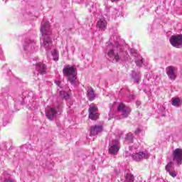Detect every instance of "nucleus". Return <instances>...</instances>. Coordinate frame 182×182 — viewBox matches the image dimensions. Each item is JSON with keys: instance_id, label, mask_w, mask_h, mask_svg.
<instances>
[{"instance_id": "obj_1", "label": "nucleus", "mask_w": 182, "mask_h": 182, "mask_svg": "<svg viewBox=\"0 0 182 182\" xmlns=\"http://www.w3.org/2000/svg\"><path fill=\"white\" fill-rule=\"evenodd\" d=\"M41 32L43 37L41 46L49 53L52 49V39L50 38L52 31H50V25L48 21H44L41 23Z\"/></svg>"}, {"instance_id": "obj_2", "label": "nucleus", "mask_w": 182, "mask_h": 182, "mask_svg": "<svg viewBox=\"0 0 182 182\" xmlns=\"http://www.w3.org/2000/svg\"><path fill=\"white\" fill-rule=\"evenodd\" d=\"M120 48L119 47L118 43H109L107 45V55L112 60V62L117 63L120 60V56L119 55V50Z\"/></svg>"}, {"instance_id": "obj_3", "label": "nucleus", "mask_w": 182, "mask_h": 182, "mask_svg": "<svg viewBox=\"0 0 182 182\" xmlns=\"http://www.w3.org/2000/svg\"><path fill=\"white\" fill-rule=\"evenodd\" d=\"M63 73H64L65 76L68 77V82H70L71 85H75V80H76V70L75 68L70 65L65 66L63 70Z\"/></svg>"}, {"instance_id": "obj_4", "label": "nucleus", "mask_w": 182, "mask_h": 182, "mask_svg": "<svg viewBox=\"0 0 182 182\" xmlns=\"http://www.w3.org/2000/svg\"><path fill=\"white\" fill-rule=\"evenodd\" d=\"M120 150V141L119 140L113 139L109 141L108 151L109 154L116 156Z\"/></svg>"}, {"instance_id": "obj_5", "label": "nucleus", "mask_w": 182, "mask_h": 182, "mask_svg": "<svg viewBox=\"0 0 182 182\" xmlns=\"http://www.w3.org/2000/svg\"><path fill=\"white\" fill-rule=\"evenodd\" d=\"M169 42L173 48H182V35L172 36L169 39Z\"/></svg>"}, {"instance_id": "obj_6", "label": "nucleus", "mask_w": 182, "mask_h": 182, "mask_svg": "<svg viewBox=\"0 0 182 182\" xmlns=\"http://www.w3.org/2000/svg\"><path fill=\"white\" fill-rule=\"evenodd\" d=\"M132 157L135 161H141V160H144V159H149L150 154L144 151H139L132 154Z\"/></svg>"}, {"instance_id": "obj_7", "label": "nucleus", "mask_w": 182, "mask_h": 182, "mask_svg": "<svg viewBox=\"0 0 182 182\" xmlns=\"http://www.w3.org/2000/svg\"><path fill=\"white\" fill-rule=\"evenodd\" d=\"M172 156L173 161H176L178 166H181L182 164V149H176L173 150Z\"/></svg>"}, {"instance_id": "obj_8", "label": "nucleus", "mask_w": 182, "mask_h": 182, "mask_svg": "<svg viewBox=\"0 0 182 182\" xmlns=\"http://www.w3.org/2000/svg\"><path fill=\"white\" fill-rule=\"evenodd\" d=\"M36 46V41L34 40H31L29 38L26 39L23 46L26 50H29V52H33L35 50V46Z\"/></svg>"}, {"instance_id": "obj_9", "label": "nucleus", "mask_w": 182, "mask_h": 182, "mask_svg": "<svg viewBox=\"0 0 182 182\" xmlns=\"http://www.w3.org/2000/svg\"><path fill=\"white\" fill-rule=\"evenodd\" d=\"M117 110L121 113L122 116L123 117H127L129 114H130V112H132V109L126 105H124L123 103H121L117 107Z\"/></svg>"}, {"instance_id": "obj_10", "label": "nucleus", "mask_w": 182, "mask_h": 182, "mask_svg": "<svg viewBox=\"0 0 182 182\" xmlns=\"http://www.w3.org/2000/svg\"><path fill=\"white\" fill-rule=\"evenodd\" d=\"M89 117L91 120H96L99 117V113H97V107L95 105H91L89 108Z\"/></svg>"}, {"instance_id": "obj_11", "label": "nucleus", "mask_w": 182, "mask_h": 182, "mask_svg": "<svg viewBox=\"0 0 182 182\" xmlns=\"http://www.w3.org/2000/svg\"><path fill=\"white\" fill-rule=\"evenodd\" d=\"M176 72H177V68L173 66H169L166 68V75L168 76L169 79L171 80H174L176 77H177V75H176Z\"/></svg>"}, {"instance_id": "obj_12", "label": "nucleus", "mask_w": 182, "mask_h": 182, "mask_svg": "<svg viewBox=\"0 0 182 182\" xmlns=\"http://www.w3.org/2000/svg\"><path fill=\"white\" fill-rule=\"evenodd\" d=\"M56 114H58V111L55 108L48 107L46 109V116L49 120H53L55 117H56Z\"/></svg>"}, {"instance_id": "obj_13", "label": "nucleus", "mask_w": 182, "mask_h": 182, "mask_svg": "<svg viewBox=\"0 0 182 182\" xmlns=\"http://www.w3.org/2000/svg\"><path fill=\"white\" fill-rule=\"evenodd\" d=\"M102 132H103V127L102 125H94L90 128L91 136H96V134H99Z\"/></svg>"}, {"instance_id": "obj_14", "label": "nucleus", "mask_w": 182, "mask_h": 182, "mask_svg": "<svg viewBox=\"0 0 182 182\" xmlns=\"http://www.w3.org/2000/svg\"><path fill=\"white\" fill-rule=\"evenodd\" d=\"M36 69L41 75H45L46 73V66L43 63H38L36 65Z\"/></svg>"}, {"instance_id": "obj_15", "label": "nucleus", "mask_w": 182, "mask_h": 182, "mask_svg": "<svg viewBox=\"0 0 182 182\" xmlns=\"http://www.w3.org/2000/svg\"><path fill=\"white\" fill-rule=\"evenodd\" d=\"M107 26V21L105 18H100L97 23V27L101 31H105Z\"/></svg>"}, {"instance_id": "obj_16", "label": "nucleus", "mask_w": 182, "mask_h": 182, "mask_svg": "<svg viewBox=\"0 0 182 182\" xmlns=\"http://www.w3.org/2000/svg\"><path fill=\"white\" fill-rule=\"evenodd\" d=\"M58 92H59L60 97L62 99H65V100H68L70 97V93L66 92L65 91H60L59 88H58Z\"/></svg>"}, {"instance_id": "obj_17", "label": "nucleus", "mask_w": 182, "mask_h": 182, "mask_svg": "<svg viewBox=\"0 0 182 182\" xmlns=\"http://www.w3.org/2000/svg\"><path fill=\"white\" fill-rule=\"evenodd\" d=\"M87 96L89 100H90L91 102L92 100H95V97H96V95L95 94V91L93 90V89L92 88L88 89Z\"/></svg>"}, {"instance_id": "obj_18", "label": "nucleus", "mask_w": 182, "mask_h": 182, "mask_svg": "<svg viewBox=\"0 0 182 182\" xmlns=\"http://www.w3.org/2000/svg\"><path fill=\"white\" fill-rule=\"evenodd\" d=\"M135 63L136 66H141L143 65V58L140 55H134Z\"/></svg>"}, {"instance_id": "obj_19", "label": "nucleus", "mask_w": 182, "mask_h": 182, "mask_svg": "<svg viewBox=\"0 0 182 182\" xmlns=\"http://www.w3.org/2000/svg\"><path fill=\"white\" fill-rule=\"evenodd\" d=\"M181 105H182V100L181 98H178V97L172 98V106L178 107V106H180Z\"/></svg>"}, {"instance_id": "obj_20", "label": "nucleus", "mask_w": 182, "mask_h": 182, "mask_svg": "<svg viewBox=\"0 0 182 182\" xmlns=\"http://www.w3.org/2000/svg\"><path fill=\"white\" fill-rule=\"evenodd\" d=\"M136 136H139V137H143L145 134L144 129L141 128H137L134 132Z\"/></svg>"}, {"instance_id": "obj_21", "label": "nucleus", "mask_w": 182, "mask_h": 182, "mask_svg": "<svg viewBox=\"0 0 182 182\" xmlns=\"http://www.w3.org/2000/svg\"><path fill=\"white\" fill-rule=\"evenodd\" d=\"M125 179L127 182H134V176L132 175V173H127L125 175Z\"/></svg>"}, {"instance_id": "obj_22", "label": "nucleus", "mask_w": 182, "mask_h": 182, "mask_svg": "<svg viewBox=\"0 0 182 182\" xmlns=\"http://www.w3.org/2000/svg\"><path fill=\"white\" fill-rule=\"evenodd\" d=\"M52 56H53V60H59V53L56 50H54L52 52Z\"/></svg>"}, {"instance_id": "obj_23", "label": "nucleus", "mask_w": 182, "mask_h": 182, "mask_svg": "<svg viewBox=\"0 0 182 182\" xmlns=\"http://www.w3.org/2000/svg\"><path fill=\"white\" fill-rule=\"evenodd\" d=\"M173 168V162H169L166 166V171L168 173L169 171H171Z\"/></svg>"}, {"instance_id": "obj_24", "label": "nucleus", "mask_w": 182, "mask_h": 182, "mask_svg": "<svg viewBox=\"0 0 182 182\" xmlns=\"http://www.w3.org/2000/svg\"><path fill=\"white\" fill-rule=\"evenodd\" d=\"M127 141H129L130 143H133V134L129 133L127 135Z\"/></svg>"}, {"instance_id": "obj_25", "label": "nucleus", "mask_w": 182, "mask_h": 182, "mask_svg": "<svg viewBox=\"0 0 182 182\" xmlns=\"http://www.w3.org/2000/svg\"><path fill=\"white\" fill-rule=\"evenodd\" d=\"M169 175L171 176V177H177V173L175 171H169Z\"/></svg>"}, {"instance_id": "obj_26", "label": "nucleus", "mask_w": 182, "mask_h": 182, "mask_svg": "<svg viewBox=\"0 0 182 182\" xmlns=\"http://www.w3.org/2000/svg\"><path fill=\"white\" fill-rule=\"evenodd\" d=\"M55 85H57V86H58V87H62V84L60 81H55Z\"/></svg>"}, {"instance_id": "obj_27", "label": "nucleus", "mask_w": 182, "mask_h": 182, "mask_svg": "<svg viewBox=\"0 0 182 182\" xmlns=\"http://www.w3.org/2000/svg\"><path fill=\"white\" fill-rule=\"evenodd\" d=\"M4 182H14V181L12 179H6Z\"/></svg>"}, {"instance_id": "obj_28", "label": "nucleus", "mask_w": 182, "mask_h": 182, "mask_svg": "<svg viewBox=\"0 0 182 182\" xmlns=\"http://www.w3.org/2000/svg\"><path fill=\"white\" fill-rule=\"evenodd\" d=\"M141 102H136V106H140Z\"/></svg>"}, {"instance_id": "obj_29", "label": "nucleus", "mask_w": 182, "mask_h": 182, "mask_svg": "<svg viewBox=\"0 0 182 182\" xmlns=\"http://www.w3.org/2000/svg\"><path fill=\"white\" fill-rule=\"evenodd\" d=\"M136 83H139V79L135 80Z\"/></svg>"}, {"instance_id": "obj_30", "label": "nucleus", "mask_w": 182, "mask_h": 182, "mask_svg": "<svg viewBox=\"0 0 182 182\" xmlns=\"http://www.w3.org/2000/svg\"><path fill=\"white\" fill-rule=\"evenodd\" d=\"M116 1H119V0H111V2H116Z\"/></svg>"}, {"instance_id": "obj_31", "label": "nucleus", "mask_w": 182, "mask_h": 182, "mask_svg": "<svg viewBox=\"0 0 182 182\" xmlns=\"http://www.w3.org/2000/svg\"><path fill=\"white\" fill-rule=\"evenodd\" d=\"M114 106H117V103L114 102Z\"/></svg>"}, {"instance_id": "obj_32", "label": "nucleus", "mask_w": 182, "mask_h": 182, "mask_svg": "<svg viewBox=\"0 0 182 182\" xmlns=\"http://www.w3.org/2000/svg\"><path fill=\"white\" fill-rule=\"evenodd\" d=\"M111 39H114V36L111 37Z\"/></svg>"}, {"instance_id": "obj_33", "label": "nucleus", "mask_w": 182, "mask_h": 182, "mask_svg": "<svg viewBox=\"0 0 182 182\" xmlns=\"http://www.w3.org/2000/svg\"><path fill=\"white\" fill-rule=\"evenodd\" d=\"M112 117H110L109 118V120H110V119H112Z\"/></svg>"}, {"instance_id": "obj_34", "label": "nucleus", "mask_w": 182, "mask_h": 182, "mask_svg": "<svg viewBox=\"0 0 182 182\" xmlns=\"http://www.w3.org/2000/svg\"><path fill=\"white\" fill-rule=\"evenodd\" d=\"M139 77H140V75H138V79H139Z\"/></svg>"}]
</instances>
